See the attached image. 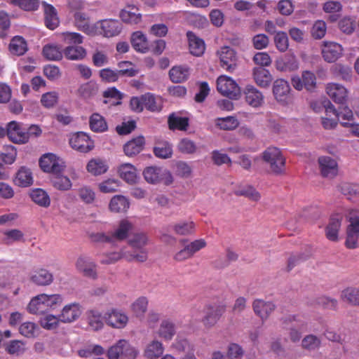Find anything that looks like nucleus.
<instances>
[{
  "mask_svg": "<svg viewBox=\"0 0 359 359\" xmlns=\"http://www.w3.org/2000/svg\"><path fill=\"white\" fill-rule=\"evenodd\" d=\"M86 170L93 175L97 176L105 173L108 170V165L104 160L93 158L88 163Z\"/></svg>",
  "mask_w": 359,
  "mask_h": 359,
  "instance_id": "45",
  "label": "nucleus"
},
{
  "mask_svg": "<svg viewBox=\"0 0 359 359\" xmlns=\"http://www.w3.org/2000/svg\"><path fill=\"white\" fill-rule=\"evenodd\" d=\"M217 126L223 130H233L239 124L238 119L234 116H227L225 118H218L216 120Z\"/></svg>",
  "mask_w": 359,
  "mask_h": 359,
  "instance_id": "64",
  "label": "nucleus"
},
{
  "mask_svg": "<svg viewBox=\"0 0 359 359\" xmlns=\"http://www.w3.org/2000/svg\"><path fill=\"white\" fill-rule=\"evenodd\" d=\"M147 243V237L144 233H137L135 234L132 238L129 241V245L135 250L133 254L140 253L141 251H147L143 249V247Z\"/></svg>",
  "mask_w": 359,
  "mask_h": 359,
  "instance_id": "57",
  "label": "nucleus"
},
{
  "mask_svg": "<svg viewBox=\"0 0 359 359\" xmlns=\"http://www.w3.org/2000/svg\"><path fill=\"white\" fill-rule=\"evenodd\" d=\"M252 76L255 82L261 88H268L273 80L270 72L262 67L254 68Z\"/></svg>",
  "mask_w": 359,
  "mask_h": 359,
  "instance_id": "31",
  "label": "nucleus"
},
{
  "mask_svg": "<svg viewBox=\"0 0 359 359\" xmlns=\"http://www.w3.org/2000/svg\"><path fill=\"white\" fill-rule=\"evenodd\" d=\"M54 174L51 182L56 189L65 191L72 189V182L67 176L61 174V172Z\"/></svg>",
  "mask_w": 359,
  "mask_h": 359,
  "instance_id": "48",
  "label": "nucleus"
},
{
  "mask_svg": "<svg viewBox=\"0 0 359 359\" xmlns=\"http://www.w3.org/2000/svg\"><path fill=\"white\" fill-rule=\"evenodd\" d=\"M205 316L202 318L203 325L205 327L214 326L224 313L225 309L219 305H207L205 307Z\"/></svg>",
  "mask_w": 359,
  "mask_h": 359,
  "instance_id": "20",
  "label": "nucleus"
},
{
  "mask_svg": "<svg viewBox=\"0 0 359 359\" xmlns=\"http://www.w3.org/2000/svg\"><path fill=\"white\" fill-rule=\"evenodd\" d=\"M341 299L354 305H359V290L357 288L348 287L342 291Z\"/></svg>",
  "mask_w": 359,
  "mask_h": 359,
  "instance_id": "63",
  "label": "nucleus"
},
{
  "mask_svg": "<svg viewBox=\"0 0 359 359\" xmlns=\"http://www.w3.org/2000/svg\"><path fill=\"white\" fill-rule=\"evenodd\" d=\"M119 177L128 184H135L139 180L136 168L130 163H123L118 168Z\"/></svg>",
  "mask_w": 359,
  "mask_h": 359,
  "instance_id": "27",
  "label": "nucleus"
},
{
  "mask_svg": "<svg viewBox=\"0 0 359 359\" xmlns=\"http://www.w3.org/2000/svg\"><path fill=\"white\" fill-rule=\"evenodd\" d=\"M63 297L60 294H40L31 299L27 306V311L32 315H42L53 311L60 306Z\"/></svg>",
  "mask_w": 359,
  "mask_h": 359,
  "instance_id": "1",
  "label": "nucleus"
},
{
  "mask_svg": "<svg viewBox=\"0 0 359 359\" xmlns=\"http://www.w3.org/2000/svg\"><path fill=\"white\" fill-rule=\"evenodd\" d=\"M41 168L46 172H62L66 165L65 162L53 153L43 154L39 160Z\"/></svg>",
  "mask_w": 359,
  "mask_h": 359,
  "instance_id": "10",
  "label": "nucleus"
},
{
  "mask_svg": "<svg viewBox=\"0 0 359 359\" xmlns=\"http://www.w3.org/2000/svg\"><path fill=\"white\" fill-rule=\"evenodd\" d=\"M154 154L161 158H169L172 155V147L168 142H160L154 148Z\"/></svg>",
  "mask_w": 359,
  "mask_h": 359,
  "instance_id": "58",
  "label": "nucleus"
},
{
  "mask_svg": "<svg viewBox=\"0 0 359 359\" xmlns=\"http://www.w3.org/2000/svg\"><path fill=\"white\" fill-rule=\"evenodd\" d=\"M325 92L330 98L337 104H344L348 100V91L341 84L329 83L325 86Z\"/></svg>",
  "mask_w": 359,
  "mask_h": 359,
  "instance_id": "16",
  "label": "nucleus"
},
{
  "mask_svg": "<svg viewBox=\"0 0 359 359\" xmlns=\"http://www.w3.org/2000/svg\"><path fill=\"white\" fill-rule=\"evenodd\" d=\"M105 353L106 350L102 346L95 343L86 344L77 351L78 355L85 359H104L102 355Z\"/></svg>",
  "mask_w": 359,
  "mask_h": 359,
  "instance_id": "17",
  "label": "nucleus"
},
{
  "mask_svg": "<svg viewBox=\"0 0 359 359\" xmlns=\"http://www.w3.org/2000/svg\"><path fill=\"white\" fill-rule=\"evenodd\" d=\"M144 140L142 137H137L128 141L123 147L124 153L128 156L139 154L143 149Z\"/></svg>",
  "mask_w": 359,
  "mask_h": 359,
  "instance_id": "44",
  "label": "nucleus"
},
{
  "mask_svg": "<svg viewBox=\"0 0 359 359\" xmlns=\"http://www.w3.org/2000/svg\"><path fill=\"white\" fill-rule=\"evenodd\" d=\"M13 182L20 187H27L33 184L34 179L31 170L25 166L19 168L15 174Z\"/></svg>",
  "mask_w": 359,
  "mask_h": 359,
  "instance_id": "29",
  "label": "nucleus"
},
{
  "mask_svg": "<svg viewBox=\"0 0 359 359\" xmlns=\"http://www.w3.org/2000/svg\"><path fill=\"white\" fill-rule=\"evenodd\" d=\"M262 159L267 163L272 172L280 174L285 170V158L276 147H269L262 153Z\"/></svg>",
  "mask_w": 359,
  "mask_h": 359,
  "instance_id": "3",
  "label": "nucleus"
},
{
  "mask_svg": "<svg viewBox=\"0 0 359 359\" xmlns=\"http://www.w3.org/2000/svg\"><path fill=\"white\" fill-rule=\"evenodd\" d=\"M18 331L23 337L33 339L38 337L39 327L34 322L26 321L19 325Z\"/></svg>",
  "mask_w": 359,
  "mask_h": 359,
  "instance_id": "47",
  "label": "nucleus"
},
{
  "mask_svg": "<svg viewBox=\"0 0 359 359\" xmlns=\"http://www.w3.org/2000/svg\"><path fill=\"white\" fill-rule=\"evenodd\" d=\"M76 271L83 276L95 280L97 278V265L95 262L87 255H80L75 262Z\"/></svg>",
  "mask_w": 359,
  "mask_h": 359,
  "instance_id": "7",
  "label": "nucleus"
},
{
  "mask_svg": "<svg viewBox=\"0 0 359 359\" xmlns=\"http://www.w3.org/2000/svg\"><path fill=\"white\" fill-rule=\"evenodd\" d=\"M131 43L134 49L138 52L146 53L149 50L147 39L142 32L137 31L132 34Z\"/></svg>",
  "mask_w": 359,
  "mask_h": 359,
  "instance_id": "42",
  "label": "nucleus"
},
{
  "mask_svg": "<svg viewBox=\"0 0 359 359\" xmlns=\"http://www.w3.org/2000/svg\"><path fill=\"white\" fill-rule=\"evenodd\" d=\"M29 196L32 200L41 207L48 208L50 205V198L48 193L42 189L32 190Z\"/></svg>",
  "mask_w": 359,
  "mask_h": 359,
  "instance_id": "46",
  "label": "nucleus"
},
{
  "mask_svg": "<svg viewBox=\"0 0 359 359\" xmlns=\"http://www.w3.org/2000/svg\"><path fill=\"white\" fill-rule=\"evenodd\" d=\"M144 107L151 111H159L161 108V99L154 95L147 93L143 95Z\"/></svg>",
  "mask_w": 359,
  "mask_h": 359,
  "instance_id": "60",
  "label": "nucleus"
},
{
  "mask_svg": "<svg viewBox=\"0 0 359 359\" xmlns=\"http://www.w3.org/2000/svg\"><path fill=\"white\" fill-rule=\"evenodd\" d=\"M138 351L125 339L118 340L107 351L108 359H135Z\"/></svg>",
  "mask_w": 359,
  "mask_h": 359,
  "instance_id": "2",
  "label": "nucleus"
},
{
  "mask_svg": "<svg viewBox=\"0 0 359 359\" xmlns=\"http://www.w3.org/2000/svg\"><path fill=\"white\" fill-rule=\"evenodd\" d=\"M343 53L341 46L332 41H325L322 48V55L327 62H334L339 59Z\"/></svg>",
  "mask_w": 359,
  "mask_h": 359,
  "instance_id": "23",
  "label": "nucleus"
},
{
  "mask_svg": "<svg viewBox=\"0 0 359 359\" xmlns=\"http://www.w3.org/2000/svg\"><path fill=\"white\" fill-rule=\"evenodd\" d=\"M275 66L280 72H293L299 69V62L294 55H285L276 60Z\"/></svg>",
  "mask_w": 359,
  "mask_h": 359,
  "instance_id": "25",
  "label": "nucleus"
},
{
  "mask_svg": "<svg viewBox=\"0 0 359 359\" xmlns=\"http://www.w3.org/2000/svg\"><path fill=\"white\" fill-rule=\"evenodd\" d=\"M80 200L85 204H92L96 199L95 191L89 186H83L77 190Z\"/></svg>",
  "mask_w": 359,
  "mask_h": 359,
  "instance_id": "59",
  "label": "nucleus"
},
{
  "mask_svg": "<svg viewBox=\"0 0 359 359\" xmlns=\"http://www.w3.org/2000/svg\"><path fill=\"white\" fill-rule=\"evenodd\" d=\"M132 229L133 224L130 222L126 219L121 220L118 227L111 233L113 242L126 238Z\"/></svg>",
  "mask_w": 359,
  "mask_h": 359,
  "instance_id": "34",
  "label": "nucleus"
},
{
  "mask_svg": "<svg viewBox=\"0 0 359 359\" xmlns=\"http://www.w3.org/2000/svg\"><path fill=\"white\" fill-rule=\"evenodd\" d=\"M143 175L145 180L150 184L163 182L165 184H170L173 180L171 173L168 170L156 166L145 168Z\"/></svg>",
  "mask_w": 359,
  "mask_h": 359,
  "instance_id": "9",
  "label": "nucleus"
},
{
  "mask_svg": "<svg viewBox=\"0 0 359 359\" xmlns=\"http://www.w3.org/2000/svg\"><path fill=\"white\" fill-rule=\"evenodd\" d=\"M164 352L163 344L158 340H153L148 344L144 349V355L148 359H157Z\"/></svg>",
  "mask_w": 359,
  "mask_h": 359,
  "instance_id": "40",
  "label": "nucleus"
},
{
  "mask_svg": "<svg viewBox=\"0 0 359 359\" xmlns=\"http://www.w3.org/2000/svg\"><path fill=\"white\" fill-rule=\"evenodd\" d=\"M318 162L323 177L332 178L337 175L338 164L334 158L328 156H323L318 158Z\"/></svg>",
  "mask_w": 359,
  "mask_h": 359,
  "instance_id": "21",
  "label": "nucleus"
},
{
  "mask_svg": "<svg viewBox=\"0 0 359 359\" xmlns=\"http://www.w3.org/2000/svg\"><path fill=\"white\" fill-rule=\"evenodd\" d=\"M168 124L171 130H186L189 125V119L175 114H172L168 118Z\"/></svg>",
  "mask_w": 359,
  "mask_h": 359,
  "instance_id": "53",
  "label": "nucleus"
},
{
  "mask_svg": "<svg viewBox=\"0 0 359 359\" xmlns=\"http://www.w3.org/2000/svg\"><path fill=\"white\" fill-rule=\"evenodd\" d=\"M104 319L109 326L116 329L123 328L128 321L127 315L122 311L116 309L105 312Z\"/></svg>",
  "mask_w": 359,
  "mask_h": 359,
  "instance_id": "14",
  "label": "nucleus"
},
{
  "mask_svg": "<svg viewBox=\"0 0 359 359\" xmlns=\"http://www.w3.org/2000/svg\"><path fill=\"white\" fill-rule=\"evenodd\" d=\"M82 311L81 305L74 302L65 305L62 309L59 316L62 323H72L79 318Z\"/></svg>",
  "mask_w": 359,
  "mask_h": 359,
  "instance_id": "18",
  "label": "nucleus"
},
{
  "mask_svg": "<svg viewBox=\"0 0 359 359\" xmlns=\"http://www.w3.org/2000/svg\"><path fill=\"white\" fill-rule=\"evenodd\" d=\"M69 143L73 149L82 153L89 152L94 148V142L83 132L70 135Z\"/></svg>",
  "mask_w": 359,
  "mask_h": 359,
  "instance_id": "11",
  "label": "nucleus"
},
{
  "mask_svg": "<svg viewBox=\"0 0 359 359\" xmlns=\"http://www.w3.org/2000/svg\"><path fill=\"white\" fill-rule=\"evenodd\" d=\"M321 346L320 339L315 334H309L304 337L301 341V347L306 351H315Z\"/></svg>",
  "mask_w": 359,
  "mask_h": 359,
  "instance_id": "52",
  "label": "nucleus"
},
{
  "mask_svg": "<svg viewBox=\"0 0 359 359\" xmlns=\"http://www.w3.org/2000/svg\"><path fill=\"white\" fill-rule=\"evenodd\" d=\"M217 89L221 94L231 99H238L241 95V88L236 81L226 75L217 78Z\"/></svg>",
  "mask_w": 359,
  "mask_h": 359,
  "instance_id": "8",
  "label": "nucleus"
},
{
  "mask_svg": "<svg viewBox=\"0 0 359 359\" xmlns=\"http://www.w3.org/2000/svg\"><path fill=\"white\" fill-rule=\"evenodd\" d=\"M290 90V86L286 80L278 79L274 81L272 91L278 102L284 105L289 104L291 102Z\"/></svg>",
  "mask_w": 359,
  "mask_h": 359,
  "instance_id": "12",
  "label": "nucleus"
},
{
  "mask_svg": "<svg viewBox=\"0 0 359 359\" xmlns=\"http://www.w3.org/2000/svg\"><path fill=\"white\" fill-rule=\"evenodd\" d=\"M290 322H294L297 324V327H292L289 332V339L292 343H297L302 339L301 330H304L308 325L306 320L299 314L290 315L287 317Z\"/></svg>",
  "mask_w": 359,
  "mask_h": 359,
  "instance_id": "22",
  "label": "nucleus"
},
{
  "mask_svg": "<svg viewBox=\"0 0 359 359\" xmlns=\"http://www.w3.org/2000/svg\"><path fill=\"white\" fill-rule=\"evenodd\" d=\"M31 280L38 285L45 286L50 285L53 281L52 273L45 269H39L33 271Z\"/></svg>",
  "mask_w": 359,
  "mask_h": 359,
  "instance_id": "32",
  "label": "nucleus"
},
{
  "mask_svg": "<svg viewBox=\"0 0 359 359\" xmlns=\"http://www.w3.org/2000/svg\"><path fill=\"white\" fill-rule=\"evenodd\" d=\"M45 22L50 29H55L59 25V18L57 17L55 8L48 4H44Z\"/></svg>",
  "mask_w": 359,
  "mask_h": 359,
  "instance_id": "49",
  "label": "nucleus"
},
{
  "mask_svg": "<svg viewBox=\"0 0 359 359\" xmlns=\"http://www.w3.org/2000/svg\"><path fill=\"white\" fill-rule=\"evenodd\" d=\"M122 258L130 262L137 261L143 262L147 259V252L141 251L137 254H130L129 252L123 249L120 252H111L103 255L102 258L100 259V262L104 264H111Z\"/></svg>",
  "mask_w": 359,
  "mask_h": 359,
  "instance_id": "6",
  "label": "nucleus"
},
{
  "mask_svg": "<svg viewBox=\"0 0 359 359\" xmlns=\"http://www.w3.org/2000/svg\"><path fill=\"white\" fill-rule=\"evenodd\" d=\"M61 320L59 315H54L50 313H45L42 314V316L39 318V325L46 330H57L60 324Z\"/></svg>",
  "mask_w": 359,
  "mask_h": 359,
  "instance_id": "36",
  "label": "nucleus"
},
{
  "mask_svg": "<svg viewBox=\"0 0 359 359\" xmlns=\"http://www.w3.org/2000/svg\"><path fill=\"white\" fill-rule=\"evenodd\" d=\"M333 115L340 121V123L344 127H348L351 121L353 120V111L347 107H342L339 112L336 111V114Z\"/></svg>",
  "mask_w": 359,
  "mask_h": 359,
  "instance_id": "61",
  "label": "nucleus"
},
{
  "mask_svg": "<svg viewBox=\"0 0 359 359\" xmlns=\"http://www.w3.org/2000/svg\"><path fill=\"white\" fill-rule=\"evenodd\" d=\"M190 74V69L187 65L172 67L169 71V76L173 83H182L187 81Z\"/></svg>",
  "mask_w": 359,
  "mask_h": 359,
  "instance_id": "35",
  "label": "nucleus"
},
{
  "mask_svg": "<svg viewBox=\"0 0 359 359\" xmlns=\"http://www.w3.org/2000/svg\"><path fill=\"white\" fill-rule=\"evenodd\" d=\"M65 57L70 60H81L86 55V50L80 46H68L64 50Z\"/></svg>",
  "mask_w": 359,
  "mask_h": 359,
  "instance_id": "51",
  "label": "nucleus"
},
{
  "mask_svg": "<svg viewBox=\"0 0 359 359\" xmlns=\"http://www.w3.org/2000/svg\"><path fill=\"white\" fill-rule=\"evenodd\" d=\"M8 49L12 55L20 56L27 51L28 47L27 43L23 37L20 36H15L11 39Z\"/></svg>",
  "mask_w": 359,
  "mask_h": 359,
  "instance_id": "39",
  "label": "nucleus"
},
{
  "mask_svg": "<svg viewBox=\"0 0 359 359\" xmlns=\"http://www.w3.org/2000/svg\"><path fill=\"white\" fill-rule=\"evenodd\" d=\"M339 188L344 195L359 203V186L358 184L344 182L341 184Z\"/></svg>",
  "mask_w": 359,
  "mask_h": 359,
  "instance_id": "50",
  "label": "nucleus"
},
{
  "mask_svg": "<svg viewBox=\"0 0 359 359\" xmlns=\"http://www.w3.org/2000/svg\"><path fill=\"white\" fill-rule=\"evenodd\" d=\"M347 218L349 224L346 230V245L348 248L353 249L358 247L359 239V210H351Z\"/></svg>",
  "mask_w": 359,
  "mask_h": 359,
  "instance_id": "4",
  "label": "nucleus"
},
{
  "mask_svg": "<svg viewBox=\"0 0 359 359\" xmlns=\"http://www.w3.org/2000/svg\"><path fill=\"white\" fill-rule=\"evenodd\" d=\"M43 56L49 60H59L62 57L60 48L55 45H46L43 48Z\"/></svg>",
  "mask_w": 359,
  "mask_h": 359,
  "instance_id": "62",
  "label": "nucleus"
},
{
  "mask_svg": "<svg viewBox=\"0 0 359 359\" xmlns=\"http://www.w3.org/2000/svg\"><path fill=\"white\" fill-rule=\"evenodd\" d=\"M292 86L297 90H302L303 88L307 90H313L316 85V75L310 71H304L302 77L297 75L293 76L291 79Z\"/></svg>",
  "mask_w": 359,
  "mask_h": 359,
  "instance_id": "15",
  "label": "nucleus"
},
{
  "mask_svg": "<svg viewBox=\"0 0 359 359\" xmlns=\"http://www.w3.org/2000/svg\"><path fill=\"white\" fill-rule=\"evenodd\" d=\"M102 314L96 310H91L88 313V323L90 328L92 330L97 331L103 327L104 323L102 321Z\"/></svg>",
  "mask_w": 359,
  "mask_h": 359,
  "instance_id": "55",
  "label": "nucleus"
},
{
  "mask_svg": "<svg viewBox=\"0 0 359 359\" xmlns=\"http://www.w3.org/2000/svg\"><path fill=\"white\" fill-rule=\"evenodd\" d=\"M89 125L90 129L96 133H102L107 130V124L105 119L99 114L91 115Z\"/></svg>",
  "mask_w": 359,
  "mask_h": 359,
  "instance_id": "54",
  "label": "nucleus"
},
{
  "mask_svg": "<svg viewBox=\"0 0 359 359\" xmlns=\"http://www.w3.org/2000/svg\"><path fill=\"white\" fill-rule=\"evenodd\" d=\"M121 182L119 180L114 178H109L97 184L99 191L103 194H111L118 191Z\"/></svg>",
  "mask_w": 359,
  "mask_h": 359,
  "instance_id": "56",
  "label": "nucleus"
},
{
  "mask_svg": "<svg viewBox=\"0 0 359 359\" xmlns=\"http://www.w3.org/2000/svg\"><path fill=\"white\" fill-rule=\"evenodd\" d=\"M7 136L9 140L15 144H25L27 142L26 129L22 127L20 123L11 121L7 125Z\"/></svg>",
  "mask_w": 359,
  "mask_h": 359,
  "instance_id": "19",
  "label": "nucleus"
},
{
  "mask_svg": "<svg viewBox=\"0 0 359 359\" xmlns=\"http://www.w3.org/2000/svg\"><path fill=\"white\" fill-rule=\"evenodd\" d=\"M219 66L226 72H234L238 64L236 50L230 46H222L217 51Z\"/></svg>",
  "mask_w": 359,
  "mask_h": 359,
  "instance_id": "5",
  "label": "nucleus"
},
{
  "mask_svg": "<svg viewBox=\"0 0 359 359\" xmlns=\"http://www.w3.org/2000/svg\"><path fill=\"white\" fill-rule=\"evenodd\" d=\"M172 231L177 235L187 236L195 231L196 224L191 220H181L172 224Z\"/></svg>",
  "mask_w": 359,
  "mask_h": 359,
  "instance_id": "41",
  "label": "nucleus"
},
{
  "mask_svg": "<svg viewBox=\"0 0 359 359\" xmlns=\"http://www.w3.org/2000/svg\"><path fill=\"white\" fill-rule=\"evenodd\" d=\"M311 107L316 113H320L324 110L327 115L336 114L334 106L327 98H321L313 101L311 103Z\"/></svg>",
  "mask_w": 359,
  "mask_h": 359,
  "instance_id": "43",
  "label": "nucleus"
},
{
  "mask_svg": "<svg viewBox=\"0 0 359 359\" xmlns=\"http://www.w3.org/2000/svg\"><path fill=\"white\" fill-rule=\"evenodd\" d=\"M342 217L339 215L331 216L328 224L325 228V235L328 240L337 241L338 240V233L341 228Z\"/></svg>",
  "mask_w": 359,
  "mask_h": 359,
  "instance_id": "28",
  "label": "nucleus"
},
{
  "mask_svg": "<svg viewBox=\"0 0 359 359\" xmlns=\"http://www.w3.org/2000/svg\"><path fill=\"white\" fill-rule=\"evenodd\" d=\"M74 22L76 27L88 35L95 36L97 32L96 23L90 24V18L84 13L76 12L74 14Z\"/></svg>",
  "mask_w": 359,
  "mask_h": 359,
  "instance_id": "24",
  "label": "nucleus"
},
{
  "mask_svg": "<svg viewBox=\"0 0 359 359\" xmlns=\"http://www.w3.org/2000/svg\"><path fill=\"white\" fill-rule=\"evenodd\" d=\"M244 94L247 103L253 107L261 106L264 102L262 93L253 86H247Z\"/></svg>",
  "mask_w": 359,
  "mask_h": 359,
  "instance_id": "30",
  "label": "nucleus"
},
{
  "mask_svg": "<svg viewBox=\"0 0 359 359\" xmlns=\"http://www.w3.org/2000/svg\"><path fill=\"white\" fill-rule=\"evenodd\" d=\"M96 35L101 34L105 37H113L120 34L122 25L114 20H103L96 22Z\"/></svg>",
  "mask_w": 359,
  "mask_h": 359,
  "instance_id": "13",
  "label": "nucleus"
},
{
  "mask_svg": "<svg viewBox=\"0 0 359 359\" xmlns=\"http://www.w3.org/2000/svg\"><path fill=\"white\" fill-rule=\"evenodd\" d=\"M129 208V200L123 195L114 196L109 203V210L113 212H126Z\"/></svg>",
  "mask_w": 359,
  "mask_h": 359,
  "instance_id": "33",
  "label": "nucleus"
},
{
  "mask_svg": "<svg viewBox=\"0 0 359 359\" xmlns=\"http://www.w3.org/2000/svg\"><path fill=\"white\" fill-rule=\"evenodd\" d=\"M253 311L262 320H266L275 309V305L271 302L256 299L252 303Z\"/></svg>",
  "mask_w": 359,
  "mask_h": 359,
  "instance_id": "26",
  "label": "nucleus"
},
{
  "mask_svg": "<svg viewBox=\"0 0 359 359\" xmlns=\"http://www.w3.org/2000/svg\"><path fill=\"white\" fill-rule=\"evenodd\" d=\"M158 336L165 341H170L176 333L175 325L174 323L165 319L161 321L160 327L156 332Z\"/></svg>",
  "mask_w": 359,
  "mask_h": 359,
  "instance_id": "38",
  "label": "nucleus"
},
{
  "mask_svg": "<svg viewBox=\"0 0 359 359\" xmlns=\"http://www.w3.org/2000/svg\"><path fill=\"white\" fill-rule=\"evenodd\" d=\"M187 35L189 40L190 53L195 56L203 55L205 49L204 41L191 32H188Z\"/></svg>",
  "mask_w": 359,
  "mask_h": 359,
  "instance_id": "37",
  "label": "nucleus"
}]
</instances>
